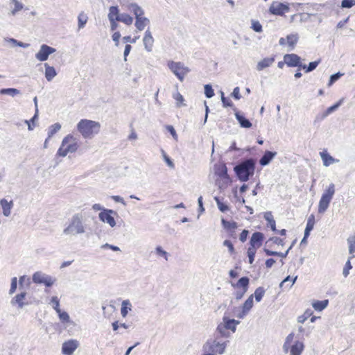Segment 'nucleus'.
<instances>
[{
	"mask_svg": "<svg viewBox=\"0 0 355 355\" xmlns=\"http://www.w3.org/2000/svg\"><path fill=\"white\" fill-rule=\"evenodd\" d=\"M214 200L216 201L218 208L220 211L225 212L226 211L229 210V207L227 205L223 203L218 197H214Z\"/></svg>",
	"mask_w": 355,
	"mask_h": 355,
	"instance_id": "47",
	"label": "nucleus"
},
{
	"mask_svg": "<svg viewBox=\"0 0 355 355\" xmlns=\"http://www.w3.org/2000/svg\"><path fill=\"white\" fill-rule=\"evenodd\" d=\"M293 338H294L293 333H291L286 336V338L285 339V342L283 345V350L285 353L288 352L289 348H290V344L293 341Z\"/></svg>",
	"mask_w": 355,
	"mask_h": 355,
	"instance_id": "40",
	"label": "nucleus"
},
{
	"mask_svg": "<svg viewBox=\"0 0 355 355\" xmlns=\"http://www.w3.org/2000/svg\"><path fill=\"white\" fill-rule=\"evenodd\" d=\"M277 155L276 152H272L269 150H266L263 155L259 160V164L261 166H266L269 164V163L272 161V159Z\"/></svg>",
	"mask_w": 355,
	"mask_h": 355,
	"instance_id": "20",
	"label": "nucleus"
},
{
	"mask_svg": "<svg viewBox=\"0 0 355 355\" xmlns=\"http://www.w3.org/2000/svg\"><path fill=\"white\" fill-rule=\"evenodd\" d=\"M33 282L35 284H44L47 287L51 286L55 282V279L41 271L35 272L33 275Z\"/></svg>",
	"mask_w": 355,
	"mask_h": 355,
	"instance_id": "8",
	"label": "nucleus"
},
{
	"mask_svg": "<svg viewBox=\"0 0 355 355\" xmlns=\"http://www.w3.org/2000/svg\"><path fill=\"white\" fill-rule=\"evenodd\" d=\"M298 15L300 17V21L301 22H304L309 21L310 19L311 16H315V13L307 12L300 13Z\"/></svg>",
	"mask_w": 355,
	"mask_h": 355,
	"instance_id": "52",
	"label": "nucleus"
},
{
	"mask_svg": "<svg viewBox=\"0 0 355 355\" xmlns=\"http://www.w3.org/2000/svg\"><path fill=\"white\" fill-rule=\"evenodd\" d=\"M61 129V125L59 123H55L49 128L48 139L53 137L57 132Z\"/></svg>",
	"mask_w": 355,
	"mask_h": 355,
	"instance_id": "41",
	"label": "nucleus"
},
{
	"mask_svg": "<svg viewBox=\"0 0 355 355\" xmlns=\"http://www.w3.org/2000/svg\"><path fill=\"white\" fill-rule=\"evenodd\" d=\"M287 44L290 47V51H292L295 49L296 44L299 40V36L297 33L288 35L286 37Z\"/></svg>",
	"mask_w": 355,
	"mask_h": 355,
	"instance_id": "30",
	"label": "nucleus"
},
{
	"mask_svg": "<svg viewBox=\"0 0 355 355\" xmlns=\"http://www.w3.org/2000/svg\"><path fill=\"white\" fill-rule=\"evenodd\" d=\"M251 28L256 33H261L263 31L262 25L258 20H251Z\"/></svg>",
	"mask_w": 355,
	"mask_h": 355,
	"instance_id": "45",
	"label": "nucleus"
},
{
	"mask_svg": "<svg viewBox=\"0 0 355 355\" xmlns=\"http://www.w3.org/2000/svg\"><path fill=\"white\" fill-rule=\"evenodd\" d=\"M231 96L233 97L236 100H239L241 98V96L240 94V89L239 87H236L233 92L231 94Z\"/></svg>",
	"mask_w": 355,
	"mask_h": 355,
	"instance_id": "63",
	"label": "nucleus"
},
{
	"mask_svg": "<svg viewBox=\"0 0 355 355\" xmlns=\"http://www.w3.org/2000/svg\"><path fill=\"white\" fill-rule=\"evenodd\" d=\"M227 329L223 322L220 323L217 328L216 332L219 334L221 337L228 338L230 336V334L227 331Z\"/></svg>",
	"mask_w": 355,
	"mask_h": 355,
	"instance_id": "39",
	"label": "nucleus"
},
{
	"mask_svg": "<svg viewBox=\"0 0 355 355\" xmlns=\"http://www.w3.org/2000/svg\"><path fill=\"white\" fill-rule=\"evenodd\" d=\"M58 314L60 320L62 322H68L69 321V314L65 311H60V313H57Z\"/></svg>",
	"mask_w": 355,
	"mask_h": 355,
	"instance_id": "60",
	"label": "nucleus"
},
{
	"mask_svg": "<svg viewBox=\"0 0 355 355\" xmlns=\"http://www.w3.org/2000/svg\"><path fill=\"white\" fill-rule=\"evenodd\" d=\"M223 323L227 330L230 329L232 332H235L236 329V325L240 323V321L236 320L234 319H230L229 318L224 316L223 318Z\"/></svg>",
	"mask_w": 355,
	"mask_h": 355,
	"instance_id": "19",
	"label": "nucleus"
},
{
	"mask_svg": "<svg viewBox=\"0 0 355 355\" xmlns=\"http://www.w3.org/2000/svg\"><path fill=\"white\" fill-rule=\"evenodd\" d=\"M315 225V216L314 215L311 214L309 216L307 220L306 226L304 230L305 236H309L310 235L311 231L314 227Z\"/></svg>",
	"mask_w": 355,
	"mask_h": 355,
	"instance_id": "32",
	"label": "nucleus"
},
{
	"mask_svg": "<svg viewBox=\"0 0 355 355\" xmlns=\"http://www.w3.org/2000/svg\"><path fill=\"white\" fill-rule=\"evenodd\" d=\"M221 101L223 103V107H234V104L232 102V101L225 96H223Z\"/></svg>",
	"mask_w": 355,
	"mask_h": 355,
	"instance_id": "64",
	"label": "nucleus"
},
{
	"mask_svg": "<svg viewBox=\"0 0 355 355\" xmlns=\"http://www.w3.org/2000/svg\"><path fill=\"white\" fill-rule=\"evenodd\" d=\"M329 304V301L327 300L322 301H316L313 303L312 306L316 311H322Z\"/></svg>",
	"mask_w": 355,
	"mask_h": 355,
	"instance_id": "36",
	"label": "nucleus"
},
{
	"mask_svg": "<svg viewBox=\"0 0 355 355\" xmlns=\"http://www.w3.org/2000/svg\"><path fill=\"white\" fill-rule=\"evenodd\" d=\"M313 328L308 327L306 329L305 327H303L302 326H300L298 327V331L300 334H301L302 336H306V337H309L311 333Z\"/></svg>",
	"mask_w": 355,
	"mask_h": 355,
	"instance_id": "58",
	"label": "nucleus"
},
{
	"mask_svg": "<svg viewBox=\"0 0 355 355\" xmlns=\"http://www.w3.org/2000/svg\"><path fill=\"white\" fill-rule=\"evenodd\" d=\"M275 62V58H266L260 60L257 64V69L258 71H262L265 68L271 66Z\"/></svg>",
	"mask_w": 355,
	"mask_h": 355,
	"instance_id": "25",
	"label": "nucleus"
},
{
	"mask_svg": "<svg viewBox=\"0 0 355 355\" xmlns=\"http://www.w3.org/2000/svg\"><path fill=\"white\" fill-rule=\"evenodd\" d=\"M221 223L223 227L227 230H234L237 227V223L234 221H227L222 218Z\"/></svg>",
	"mask_w": 355,
	"mask_h": 355,
	"instance_id": "43",
	"label": "nucleus"
},
{
	"mask_svg": "<svg viewBox=\"0 0 355 355\" xmlns=\"http://www.w3.org/2000/svg\"><path fill=\"white\" fill-rule=\"evenodd\" d=\"M150 24V19L144 15H141L135 19V27L139 31H143L145 27Z\"/></svg>",
	"mask_w": 355,
	"mask_h": 355,
	"instance_id": "18",
	"label": "nucleus"
},
{
	"mask_svg": "<svg viewBox=\"0 0 355 355\" xmlns=\"http://www.w3.org/2000/svg\"><path fill=\"white\" fill-rule=\"evenodd\" d=\"M131 310V304L129 300H123L121 304V314L125 318L126 317L128 311Z\"/></svg>",
	"mask_w": 355,
	"mask_h": 355,
	"instance_id": "35",
	"label": "nucleus"
},
{
	"mask_svg": "<svg viewBox=\"0 0 355 355\" xmlns=\"http://www.w3.org/2000/svg\"><path fill=\"white\" fill-rule=\"evenodd\" d=\"M51 304H53V308L55 309V311L57 313H60V301L58 297L53 296L51 297Z\"/></svg>",
	"mask_w": 355,
	"mask_h": 355,
	"instance_id": "54",
	"label": "nucleus"
},
{
	"mask_svg": "<svg viewBox=\"0 0 355 355\" xmlns=\"http://www.w3.org/2000/svg\"><path fill=\"white\" fill-rule=\"evenodd\" d=\"M235 116L237 121H239L241 127L245 128H250L252 127L251 122L246 119L243 115L241 114L239 112H236L235 113Z\"/></svg>",
	"mask_w": 355,
	"mask_h": 355,
	"instance_id": "27",
	"label": "nucleus"
},
{
	"mask_svg": "<svg viewBox=\"0 0 355 355\" xmlns=\"http://www.w3.org/2000/svg\"><path fill=\"white\" fill-rule=\"evenodd\" d=\"M290 8L288 4L273 1L268 10L272 15L283 16L284 13L288 12Z\"/></svg>",
	"mask_w": 355,
	"mask_h": 355,
	"instance_id": "9",
	"label": "nucleus"
},
{
	"mask_svg": "<svg viewBox=\"0 0 355 355\" xmlns=\"http://www.w3.org/2000/svg\"><path fill=\"white\" fill-rule=\"evenodd\" d=\"M266 290L264 288L258 287L254 291V297L257 302H260L265 294Z\"/></svg>",
	"mask_w": 355,
	"mask_h": 355,
	"instance_id": "44",
	"label": "nucleus"
},
{
	"mask_svg": "<svg viewBox=\"0 0 355 355\" xmlns=\"http://www.w3.org/2000/svg\"><path fill=\"white\" fill-rule=\"evenodd\" d=\"M320 62V60L311 62L308 66L306 65V68L304 69L305 72L309 73V72L313 71L318 67Z\"/></svg>",
	"mask_w": 355,
	"mask_h": 355,
	"instance_id": "56",
	"label": "nucleus"
},
{
	"mask_svg": "<svg viewBox=\"0 0 355 355\" xmlns=\"http://www.w3.org/2000/svg\"><path fill=\"white\" fill-rule=\"evenodd\" d=\"M119 21L129 26L133 23V17L127 13H121Z\"/></svg>",
	"mask_w": 355,
	"mask_h": 355,
	"instance_id": "42",
	"label": "nucleus"
},
{
	"mask_svg": "<svg viewBox=\"0 0 355 355\" xmlns=\"http://www.w3.org/2000/svg\"><path fill=\"white\" fill-rule=\"evenodd\" d=\"M320 155L321 159L323 162V164L325 166H329L334 163H337L339 162L338 159H334L332 156H331L327 152H324V151L320 152Z\"/></svg>",
	"mask_w": 355,
	"mask_h": 355,
	"instance_id": "24",
	"label": "nucleus"
},
{
	"mask_svg": "<svg viewBox=\"0 0 355 355\" xmlns=\"http://www.w3.org/2000/svg\"><path fill=\"white\" fill-rule=\"evenodd\" d=\"M347 243L349 244V252L353 254L355 252V236H349L347 239Z\"/></svg>",
	"mask_w": 355,
	"mask_h": 355,
	"instance_id": "49",
	"label": "nucleus"
},
{
	"mask_svg": "<svg viewBox=\"0 0 355 355\" xmlns=\"http://www.w3.org/2000/svg\"><path fill=\"white\" fill-rule=\"evenodd\" d=\"M19 94L20 91L15 88H3L0 89V94L10 95L12 97Z\"/></svg>",
	"mask_w": 355,
	"mask_h": 355,
	"instance_id": "38",
	"label": "nucleus"
},
{
	"mask_svg": "<svg viewBox=\"0 0 355 355\" xmlns=\"http://www.w3.org/2000/svg\"><path fill=\"white\" fill-rule=\"evenodd\" d=\"M255 164L254 159L249 158L234 166V170L239 180L246 182L254 175Z\"/></svg>",
	"mask_w": 355,
	"mask_h": 355,
	"instance_id": "2",
	"label": "nucleus"
},
{
	"mask_svg": "<svg viewBox=\"0 0 355 355\" xmlns=\"http://www.w3.org/2000/svg\"><path fill=\"white\" fill-rule=\"evenodd\" d=\"M79 148L77 139L71 135H68L62 141L61 146L58 148L56 156L64 157L68 153L77 151Z\"/></svg>",
	"mask_w": 355,
	"mask_h": 355,
	"instance_id": "4",
	"label": "nucleus"
},
{
	"mask_svg": "<svg viewBox=\"0 0 355 355\" xmlns=\"http://www.w3.org/2000/svg\"><path fill=\"white\" fill-rule=\"evenodd\" d=\"M215 173L220 178L229 180V175L227 174V168L225 164L216 165L214 166Z\"/></svg>",
	"mask_w": 355,
	"mask_h": 355,
	"instance_id": "23",
	"label": "nucleus"
},
{
	"mask_svg": "<svg viewBox=\"0 0 355 355\" xmlns=\"http://www.w3.org/2000/svg\"><path fill=\"white\" fill-rule=\"evenodd\" d=\"M45 67V78L48 81H51L57 75L55 69L53 67L49 66L48 63L44 64Z\"/></svg>",
	"mask_w": 355,
	"mask_h": 355,
	"instance_id": "26",
	"label": "nucleus"
},
{
	"mask_svg": "<svg viewBox=\"0 0 355 355\" xmlns=\"http://www.w3.org/2000/svg\"><path fill=\"white\" fill-rule=\"evenodd\" d=\"M155 252L158 256L162 257L166 261H168L169 254L165 251L161 246H157L155 248Z\"/></svg>",
	"mask_w": 355,
	"mask_h": 355,
	"instance_id": "48",
	"label": "nucleus"
},
{
	"mask_svg": "<svg viewBox=\"0 0 355 355\" xmlns=\"http://www.w3.org/2000/svg\"><path fill=\"white\" fill-rule=\"evenodd\" d=\"M26 295V292H21L12 298L10 304L12 306H17L18 309H23L28 303L24 302Z\"/></svg>",
	"mask_w": 355,
	"mask_h": 355,
	"instance_id": "15",
	"label": "nucleus"
},
{
	"mask_svg": "<svg viewBox=\"0 0 355 355\" xmlns=\"http://www.w3.org/2000/svg\"><path fill=\"white\" fill-rule=\"evenodd\" d=\"M143 43H144V49L148 52H151L153 50V44H154V39H153V37L152 33H151L150 31L149 30V28H148L144 33V36L143 38Z\"/></svg>",
	"mask_w": 355,
	"mask_h": 355,
	"instance_id": "16",
	"label": "nucleus"
},
{
	"mask_svg": "<svg viewBox=\"0 0 355 355\" xmlns=\"http://www.w3.org/2000/svg\"><path fill=\"white\" fill-rule=\"evenodd\" d=\"M78 347V342L76 340H70L64 342L62 346V352L64 355H71Z\"/></svg>",
	"mask_w": 355,
	"mask_h": 355,
	"instance_id": "14",
	"label": "nucleus"
},
{
	"mask_svg": "<svg viewBox=\"0 0 355 355\" xmlns=\"http://www.w3.org/2000/svg\"><path fill=\"white\" fill-rule=\"evenodd\" d=\"M250 279L247 277H243L240 278L237 282L236 286L242 287L243 293H245L248 290Z\"/></svg>",
	"mask_w": 355,
	"mask_h": 355,
	"instance_id": "37",
	"label": "nucleus"
},
{
	"mask_svg": "<svg viewBox=\"0 0 355 355\" xmlns=\"http://www.w3.org/2000/svg\"><path fill=\"white\" fill-rule=\"evenodd\" d=\"M121 14L118 6H110L107 17L109 19H114L119 21Z\"/></svg>",
	"mask_w": 355,
	"mask_h": 355,
	"instance_id": "29",
	"label": "nucleus"
},
{
	"mask_svg": "<svg viewBox=\"0 0 355 355\" xmlns=\"http://www.w3.org/2000/svg\"><path fill=\"white\" fill-rule=\"evenodd\" d=\"M101 124L98 121L81 119L77 124V130L85 139H92L100 132Z\"/></svg>",
	"mask_w": 355,
	"mask_h": 355,
	"instance_id": "3",
	"label": "nucleus"
},
{
	"mask_svg": "<svg viewBox=\"0 0 355 355\" xmlns=\"http://www.w3.org/2000/svg\"><path fill=\"white\" fill-rule=\"evenodd\" d=\"M304 345L302 342L297 340L290 346V355H300L304 350Z\"/></svg>",
	"mask_w": 355,
	"mask_h": 355,
	"instance_id": "21",
	"label": "nucleus"
},
{
	"mask_svg": "<svg viewBox=\"0 0 355 355\" xmlns=\"http://www.w3.org/2000/svg\"><path fill=\"white\" fill-rule=\"evenodd\" d=\"M343 99H340L338 102L335 103L334 105L328 107L326 111L323 113L322 118L327 117L328 115L335 112L342 104Z\"/></svg>",
	"mask_w": 355,
	"mask_h": 355,
	"instance_id": "34",
	"label": "nucleus"
},
{
	"mask_svg": "<svg viewBox=\"0 0 355 355\" xmlns=\"http://www.w3.org/2000/svg\"><path fill=\"white\" fill-rule=\"evenodd\" d=\"M355 5V0H343L341 2V8H351Z\"/></svg>",
	"mask_w": 355,
	"mask_h": 355,
	"instance_id": "59",
	"label": "nucleus"
},
{
	"mask_svg": "<svg viewBox=\"0 0 355 355\" xmlns=\"http://www.w3.org/2000/svg\"><path fill=\"white\" fill-rule=\"evenodd\" d=\"M86 232L84 216L81 213L73 214L69 220L68 225L63 230L65 235L77 236Z\"/></svg>",
	"mask_w": 355,
	"mask_h": 355,
	"instance_id": "1",
	"label": "nucleus"
},
{
	"mask_svg": "<svg viewBox=\"0 0 355 355\" xmlns=\"http://www.w3.org/2000/svg\"><path fill=\"white\" fill-rule=\"evenodd\" d=\"M253 306V295H251L244 302L242 309L249 311Z\"/></svg>",
	"mask_w": 355,
	"mask_h": 355,
	"instance_id": "46",
	"label": "nucleus"
},
{
	"mask_svg": "<svg viewBox=\"0 0 355 355\" xmlns=\"http://www.w3.org/2000/svg\"><path fill=\"white\" fill-rule=\"evenodd\" d=\"M343 75H344V73H340V72H337L336 73L331 75L330 78H329L328 85L329 86L332 85L336 81H337L338 79H340Z\"/></svg>",
	"mask_w": 355,
	"mask_h": 355,
	"instance_id": "50",
	"label": "nucleus"
},
{
	"mask_svg": "<svg viewBox=\"0 0 355 355\" xmlns=\"http://www.w3.org/2000/svg\"><path fill=\"white\" fill-rule=\"evenodd\" d=\"M168 67L181 82L184 80L185 76L190 72L189 68L184 66L181 62L169 61Z\"/></svg>",
	"mask_w": 355,
	"mask_h": 355,
	"instance_id": "7",
	"label": "nucleus"
},
{
	"mask_svg": "<svg viewBox=\"0 0 355 355\" xmlns=\"http://www.w3.org/2000/svg\"><path fill=\"white\" fill-rule=\"evenodd\" d=\"M305 6H306V9L307 10V11L309 12H314L316 15L317 12L322 11V9L324 8V5L319 4V3H313V4L306 3L305 5Z\"/></svg>",
	"mask_w": 355,
	"mask_h": 355,
	"instance_id": "28",
	"label": "nucleus"
},
{
	"mask_svg": "<svg viewBox=\"0 0 355 355\" xmlns=\"http://www.w3.org/2000/svg\"><path fill=\"white\" fill-rule=\"evenodd\" d=\"M123 6L126 10L134 14L135 19L141 15H144V9L136 3L125 1L124 3H123Z\"/></svg>",
	"mask_w": 355,
	"mask_h": 355,
	"instance_id": "13",
	"label": "nucleus"
},
{
	"mask_svg": "<svg viewBox=\"0 0 355 355\" xmlns=\"http://www.w3.org/2000/svg\"><path fill=\"white\" fill-rule=\"evenodd\" d=\"M218 338L215 339L208 340L202 347L203 352L210 354H223L225 353L227 347V342H219L217 340Z\"/></svg>",
	"mask_w": 355,
	"mask_h": 355,
	"instance_id": "6",
	"label": "nucleus"
},
{
	"mask_svg": "<svg viewBox=\"0 0 355 355\" xmlns=\"http://www.w3.org/2000/svg\"><path fill=\"white\" fill-rule=\"evenodd\" d=\"M354 257V256H352L351 257H349L348 259V260L347 261L345 265V267L343 268V275L345 277H347V275H349V270L352 269V266L351 265V262H350V259Z\"/></svg>",
	"mask_w": 355,
	"mask_h": 355,
	"instance_id": "51",
	"label": "nucleus"
},
{
	"mask_svg": "<svg viewBox=\"0 0 355 355\" xmlns=\"http://www.w3.org/2000/svg\"><path fill=\"white\" fill-rule=\"evenodd\" d=\"M0 205L3 210V214L5 216H9L11 213V209L13 206V202L12 200L8 202L7 200L3 198L0 200Z\"/></svg>",
	"mask_w": 355,
	"mask_h": 355,
	"instance_id": "22",
	"label": "nucleus"
},
{
	"mask_svg": "<svg viewBox=\"0 0 355 355\" xmlns=\"http://www.w3.org/2000/svg\"><path fill=\"white\" fill-rule=\"evenodd\" d=\"M256 254V248L250 247L248 249V257L249 259V263L252 264Z\"/></svg>",
	"mask_w": 355,
	"mask_h": 355,
	"instance_id": "57",
	"label": "nucleus"
},
{
	"mask_svg": "<svg viewBox=\"0 0 355 355\" xmlns=\"http://www.w3.org/2000/svg\"><path fill=\"white\" fill-rule=\"evenodd\" d=\"M284 62L288 66L291 67H300L302 69L306 68V64H303L301 62V58L297 54L291 53V54H286L284 56Z\"/></svg>",
	"mask_w": 355,
	"mask_h": 355,
	"instance_id": "10",
	"label": "nucleus"
},
{
	"mask_svg": "<svg viewBox=\"0 0 355 355\" xmlns=\"http://www.w3.org/2000/svg\"><path fill=\"white\" fill-rule=\"evenodd\" d=\"M263 239V234L261 232H257L253 233L250 241V247L254 248H259Z\"/></svg>",
	"mask_w": 355,
	"mask_h": 355,
	"instance_id": "17",
	"label": "nucleus"
},
{
	"mask_svg": "<svg viewBox=\"0 0 355 355\" xmlns=\"http://www.w3.org/2000/svg\"><path fill=\"white\" fill-rule=\"evenodd\" d=\"M162 153L163 158L166 163L167 164V165L168 166V167H170L171 168H173L175 167V165L173 161L170 159V157L168 155H166V154L163 150H162Z\"/></svg>",
	"mask_w": 355,
	"mask_h": 355,
	"instance_id": "62",
	"label": "nucleus"
},
{
	"mask_svg": "<svg viewBox=\"0 0 355 355\" xmlns=\"http://www.w3.org/2000/svg\"><path fill=\"white\" fill-rule=\"evenodd\" d=\"M335 184L331 183L324 190L318 203V213L324 214L329 208V204L335 194Z\"/></svg>",
	"mask_w": 355,
	"mask_h": 355,
	"instance_id": "5",
	"label": "nucleus"
},
{
	"mask_svg": "<svg viewBox=\"0 0 355 355\" xmlns=\"http://www.w3.org/2000/svg\"><path fill=\"white\" fill-rule=\"evenodd\" d=\"M205 95L207 98H210L214 96V89H212L211 85H205Z\"/></svg>",
	"mask_w": 355,
	"mask_h": 355,
	"instance_id": "55",
	"label": "nucleus"
},
{
	"mask_svg": "<svg viewBox=\"0 0 355 355\" xmlns=\"http://www.w3.org/2000/svg\"><path fill=\"white\" fill-rule=\"evenodd\" d=\"M88 20V17L84 12H81L79 13L78 16V29L80 30L83 28L87 24Z\"/></svg>",
	"mask_w": 355,
	"mask_h": 355,
	"instance_id": "33",
	"label": "nucleus"
},
{
	"mask_svg": "<svg viewBox=\"0 0 355 355\" xmlns=\"http://www.w3.org/2000/svg\"><path fill=\"white\" fill-rule=\"evenodd\" d=\"M264 219L268 222L271 230L274 232L277 231L275 220H274L273 216L271 211H266L263 215Z\"/></svg>",
	"mask_w": 355,
	"mask_h": 355,
	"instance_id": "31",
	"label": "nucleus"
},
{
	"mask_svg": "<svg viewBox=\"0 0 355 355\" xmlns=\"http://www.w3.org/2000/svg\"><path fill=\"white\" fill-rule=\"evenodd\" d=\"M112 214H116V213L112 209H103V211L99 213L98 218L102 222L107 223L111 227H114L116 226V221Z\"/></svg>",
	"mask_w": 355,
	"mask_h": 355,
	"instance_id": "11",
	"label": "nucleus"
},
{
	"mask_svg": "<svg viewBox=\"0 0 355 355\" xmlns=\"http://www.w3.org/2000/svg\"><path fill=\"white\" fill-rule=\"evenodd\" d=\"M15 4V8L11 11L12 15L15 14L23 8V4L19 2L17 0H10Z\"/></svg>",
	"mask_w": 355,
	"mask_h": 355,
	"instance_id": "53",
	"label": "nucleus"
},
{
	"mask_svg": "<svg viewBox=\"0 0 355 355\" xmlns=\"http://www.w3.org/2000/svg\"><path fill=\"white\" fill-rule=\"evenodd\" d=\"M17 279L16 277H12L11 279V284H10V288L9 291V294L12 295L13 294L17 289Z\"/></svg>",
	"mask_w": 355,
	"mask_h": 355,
	"instance_id": "61",
	"label": "nucleus"
},
{
	"mask_svg": "<svg viewBox=\"0 0 355 355\" xmlns=\"http://www.w3.org/2000/svg\"><path fill=\"white\" fill-rule=\"evenodd\" d=\"M55 49L46 44H42L39 51L35 54V58L39 61H46L49 56L55 52Z\"/></svg>",
	"mask_w": 355,
	"mask_h": 355,
	"instance_id": "12",
	"label": "nucleus"
}]
</instances>
